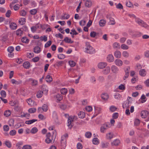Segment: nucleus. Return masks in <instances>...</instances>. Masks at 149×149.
Segmentation results:
<instances>
[{
    "label": "nucleus",
    "mask_w": 149,
    "mask_h": 149,
    "mask_svg": "<svg viewBox=\"0 0 149 149\" xmlns=\"http://www.w3.org/2000/svg\"><path fill=\"white\" fill-rule=\"evenodd\" d=\"M56 135V132L55 131L53 132L52 135H51V134L50 132L47 133L46 135L45 142L48 144L52 143V142L53 143L55 140Z\"/></svg>",
    "instance_id": "obj_1"
},
{
    "label": "nucleus",
    "mask_w": 149,
    "mask_h": 149,
    "mask_svg": "<svg viewBox=\"0 0 149 149\" xmlns=\"http://www.w3.org/2000/svg\"><path fill=\"white\" fill-rule=\"evenodd\" d=\"M85 52L89 54H93L95 52V50L91 46L88 42H86V48Z\"/></svg>",
    "instance_id": "obj_2"
},
{
    "label": "nucleus",
    "mask_w": 149,
    "mask_h": 149,
    "mask_svg": "<svg viewBox=\"0 0 149 149\" xmlns=\"http://www.w3.org/2000/svg\"><path fill=\"white\" fill-rule=\"evenodd\" d=\"M77 119V116H71L68 117L67 125L69 128L70 129L72 128L74 125L73 122L74 120H76Z\"/></svg>",
    "instance_id": "obj_3"
},
{
    "label": "nucleus",
    "mask_w": 149,
    "mask_h": 149,
    "mask_svg": "<svg viewBox=\"0 0 149 149\" xmlns=\"http://www.w3.org/2000/svg\"><path fill=\"white\" fill-rule=\"evenodd\" d=\"M109 127V125L107 123L102 125L101 127L100 131L102 133H104L106 130Z\"/></svg>",
    "instance_id": "obj_4"
},
{
    "label": "nucleus",
    "mask_w": 149,
    "mask_h": 149,
    "mask_svg": "<svg viewBox=\"0 0 149 149\" xmlns=\"http://www.w3.org/2000/svg\"><path fill=\"white\" fill-rule=\"evenodd\" d=\"M136 22L140 25L143 27H146L147 26V24L142 20L137 19L136 20Z\"/></svg>",
    "instance_id": "obj_5"
},
{
    "label": "nucleus",
    "mask_w": 149,
    "mask_h": 149,
    "mask_svg": "<svg viewBox=\"0 0 149 149\" xmlns=\"http://www.w3.org/2000/svg\"><path fill=\"white\" fill-rule=\"evenodd\" d=\"M61 145L63 148H65L66 146V139L64 137H61Z\"/></svg>",
    "instance_id": "obj_6"
},
{
    "label": "nucleus",
    "mask_w": 149,
    "mask_h": 149,
    "mask_svg": "<svg viewBox=\"0 0 149 149\" xmlns=\"http://www.w3.org/2000/svg\"><path fill=\"white\" fill-rule=\"evenodd\" d=\"M106 17L109 20L110 22L109 24H110L114 25L115 24V22L114 19L111 17L110 14H109L107 15L106 16Z\"/></svg>",
    "instance_id": "obj_7"
},
{
    "label": "nucleus",
    "mask_w": 149,
    "mask_h": 149,
    "mask_svg": "<svg viewBox=\"0 0 149 149\" xmlns=\"http://www.w3.org/2000/svg\"><path fill=\"white\" fill-rule=\"evenodd\" d=\"M130 69V67H128L126 68V70H125V74L123 78L124 80H125L128 77Z\"/></svg>",
    "instance_id": "obj_8"
},
{
    "label": "nucleus",
    "mask_w": 149,
    "mask_h": 149,
    "mask_svg": "<svg viewBox=\"0 0 149 149\" xmlns=\"http://www.w3.org/2000/svg\"><path fill=\"white\" fill-rule=\"evenodd\" d=\"M131 102L129 100L125 102L124 104H123L122 106L123 108L124 109L125 108H129L130 106L131 105Z\"/></svg>",
    "instance_id": "obj_9"
},
{
    "label": "nucleus",
    "mask_w": 149,
    "mask_h": 149,
    "mask_svg": "<svg viewBox=\"0 0 149 149\" xmlns=\"http://www.w3.org/2000/svg\"><path fill=\"white\" fill-rule=\"evenodd\" d=\"M148 115V112L147 111H143L141 112V116L143 118H145L147 117Z\"/></svg>",
    "instance_id": "obj_10"
},
{
    "label": "nucleus",
    "mask_w": 149,
    "mask_h": 149,
    "mask_svg": "<svg viewBox=\"0 0 149 149\" xmlns=\"http://www.w3.org/2000/svg\"><path fill=\"white\" fill-rule=\"evenodd\" d=\"M115 64L117 66H121L123 64V62L122 60L119 59H116L114 61Z\"/></svg>",
    "instance_id": "obj_11"
},
{
    "label": "nucleus",
    "mask_w": 149,
    "mask_h": 149,
    "mask_svg": "<svg viewBox=\"0 0 149 149\" xmlns=\"http://www.w3.org/2000/svg\"><path fill=\"white\" fill-rule=\"evenodd\" d=\"M107 65V64L105 62H101L99 63L98 65V67L100 69H102L103 68H104Z\"/></svg>",
    "instance_id": "obj_12"
},
{
    "label": "nucleus",
    "mask_w": 149,
    "mask_h": 149,
    "mask_svg": "<svg viewBox=\"0 0 149 149\" xmlns=\"http://www.w3.org/2000/svg\"><path fill=\"white\" fill-rule=\"evenodd\" d=\"M111 70L113 73H116L118 72V69L116 66L112 65L111 67Z\"/></svg>",
    "instance_id": "obj_13"
},
{
    "label": "nucleus",
    "mask_w": 149,
    "mask_h": 149,
    "mask_svg": "<svg viewBox=\"0 0 149 149\" xmlns=\"http://www.w3.org/2000/svg\"><path fill=\"white\" fill-rule=\"evenodd\" d=\"M114 55L116 58H119L121 57V54L120 51L116 50L114 52Z\"/></svg>",
    "instance_id": "obj_14"
},
{
    "label": "nucleus",
    "mask_w": 149,
    "mask_h": 149,
    "mask_svg": "<svg viewBox=\"0 0 149 149\" xmlns=\"http://www.w3.org/2000/svg\"><path fill=\"white\" fill-rule=\"evenodd\" d=\"M107 60L109 62H111L113 61L114 58L113 55L112 54L108 55L107 57Z\"/></svg>",
    "instance_id": "obj_15"
},
{
    "label": "nucleus",
    "mask_w": 149,
    "mask_h": 149,
    "mask_svg": "<svg viewBox=\"0 0 149 149\" xmlns=\"http://www.w3.org/2000/svg\"><path fill=\"white\" fill-rule=\"evenodd\" d=\"M17 27L16 24L14 22H11L10 24V27L13 30L16 29Z\"/></svg>",
    "instance_id": "obj_16"
},
{
    "label": "nucleus",
    "mask_w": 149,
    "mask_h": 149,
    "mask_svg": "<svg viewBox=\"0 0 149 149\" xmlns=\"http://www.w3.org/2000/svg\"><path fill=\"white\" fill-rule=\"evenodd\" d=\"M102 73L105 74L107 75L110 72V68L109 67H106L105 69L102 71Z\"/></svg>",
    "instance_id": "obj_17"
},
{
    "label": "nucleus",
    "mask_w": 149,
    "mask_h": 149,
    "mask_svg": "<svg viewBox=\"0 0 149 149\" xmlns=\"http://www.w3.org/2000/svg\"><path fill=\"white\" fill-rule=\"evenodd\" d=\"M120 143V141L118 139H116L111 142V144L112 146H117Z\"/></svg>",
    "instance_id": "obj_18"
},
{
    "label": "nucleus",
    "mask_w": 149,
    "mask_h": 149,
    "mask_svg": "<svg viewBox=\"0 0 149 149\" xmlns=\"http://www.w3.org/2000/svg\"><path fill=\"white\" fill-rule=\"evenodd\" d=\"M101 147L102 148H106L108 147L109 143L107 142H102L101 143Z\"/></svg>",
    "instance_id": "obj_19"
},
{
    "label": "nucleus",
    "mask_w": 149,
    "mask_h": 149,
    "mask_svg": "<svg viewBox=\"0 0 149 149\" xmlns=\"http://www.w3.org/2000/svg\"><path fill=\"white\" fill-rule=\"evenodd\" d=\"M33 52L36 53H39L41 52L40 48L38 46L35 47L33 49Z\"/></svg>",
    "instance_id": "obj_20"
},
{
    "label": "nucleus",
    "mask_w": 149,
    "mask_h": 149,
    "mask_svg": "<svg viewBox=\"0 0 149 149\" xmlns=\"http://www.w3.org/2000/svg\"><path fill=\"white\" fill-rule=\"evenodd\" d=\"M139 74L141 76H145L146 74V72L145 70L144 69L140 70L139 71Z\"/></svg>",
    "instance_id": "obj_21"
},
{
    "label": "nucleus",
    "mask_w": 149,
    "mask_h": 149,
    "mask_svg": "<svg viewBox=\"0 0 149 149\" xmlns=\"http://www.w3.org/2000/svg\"><path fill=\"white\" fill-rule=\"evenodd\" d=\"M63 41L67 43H73L74 41L71 40V38H69L68 37H66L65 38Z\"/></svg>",
    "instance_id": "obj_22"
},
{
    "label": "nucleus",
    "mask_w": 149,
    "mask_h": 149,
    "mask_svg": "<svg viewBox=\"0 0 149 149\" xmlns=\"http://www.w3.org/2000/svg\"><path fill=\"white\" fill-rule=\"evenodd\" d=\"M30 65V63L29 62L26 61L24 62L23 64V67L26 69L29 68Z\"/></svg>",
    "instance_id": "obj_23"
},
{
    "label": "nucleus",
    "mask_w": 149,
    "mask_h": 149,
    "mask_svg": "<svg viewBox=\"0 0 149 149\" xmlns=\"http://www.w3.org/2000/svg\"><path fill=\"white\" fill-rule=\"evenodd\" d=\"M52 116V117L55 121H57L58 120V117L56 112L55 111H54L53 112Z\"/></svg>",
    "instance_id": "obj_24"
},
{
    "label": "nucleus",
    "mask_w": 149,
    "mask_h": 149,
    "mask_svg": "<svg viewBox=\"0 0 149 149\" xmlns=\"http://www.w3.org/2000/svg\"><path fill=\"white\" fill-rule=\"evenodd\" d=\"M101 97L102 100H106L108 98V95L106 93H104L101 95Z\"/></svg>",
    "instance_id": "obj_25"
},
{
    "label": "nucleus",
    "mask_w": 149,
    "mask_h": 149,
    "mask_svg": "<svg viewBox=\"0 0 149 149\" xmlns=\"http://www.w3.org/2000/svg\"><path fill=\"white\" fill-rule=\"evenodd\" d=\"M21 41L23 43L27 44L29 43V40L26 37H24L22 38Z\"/></svg>",
    "instance_id": "obj_26"
},
{
    "label": "nucleus",
    "mask_w": 149,
    "mask_h": 149,
    "mask_svg": "<svg viewBox=\"0 0 149 149\" xmlns=\"http://www.w3.org/2000/svg\"><path fill=\"white\" fill-rule=\"evenodd\" d=\"M79 117L81 118H83L85 117V113L83 111H80L78 114Z\"/></svg>",
    "instance_id": "obj_27"
},
{
    "label": "nucleus",
    "mask_w": 149,
    "mask_h": 149,
    "mask_svg": "<svg viewBox=\"0 0 149 149\" xmlns=\"http://www.w3.org/2000/svg\"><path fill=\"white\" fill-rule=\"evenodd\" d=\"M26 101L28 104L30 105L31 106H33V105L34 101L31 99L29 98Z\"/></svg>",
    "instance_id": "obj_28"
},
{
    "label": "nucleus",
    "mask_w": 149,
    "mask_h": 149,
    "mask_svg": "<svg viewBox=\"0 0 149 149\" xmlns=\"http://www.w3.org/2000/svg\"><path fill=\"white\" fill-rule=\"evenodd\" d=\"M26 22V19L25 18H21L19 20V23L21 25L24 24Z\"/></svg>",
    "instance_id": "obj_29"
},
{
    "label": "nucleus",
    "mask_w": 149,
    "mask_h": 149,
    "mask_svg": "<svg viewBox=\"0 0 149 149\" xmlns=\"http://www.w3.org/2000/svg\"><path fill=\"white\" fill-rule=\"evenodd\" d=\"M23 33V31L21 29H19L16 31V34L19 36H21Z\"/></svg>",
    "instance_id": "obj_30"
},
{
    "label": "nucleus",
    "mask_w": 149,
    "mask_h": 149,
    "mask_svg": "<svg viewBox=\"0 0 149 149\" xmlns=\"http://www.w3.org/2000/svg\"><path fill=\"white\" fill-rule=\"evenodd\" d=\"M92 4V2L90 0H87L85 3V6L88 8L90 7L91 6Z\"/></svg>",
    "instance_id": "obj_31"
},
{
    "label": "nucleus",
    "mask_w": 149,
    "mask_h": 149,
    "mask_svg": "<svg viewBox=\"0 0 149 149\" xmlns=\"http://www.w3.org/2000/svg\"><path fill=\"white\" fill-rule=\"evenodd\" d=\"M37 121V119H33L31 120L26 121H25V123L26 124L29 125L32 124Z\"/></svg>",
    "instance_id": "obj_32"
},
{
    "label": "nucleus",
    "mask_w": 149,
    "mask_h": 149,
    "mask_svg": "<svg viewBox=\"0 0 149 149\" xmlns=\"http://www.w3.org/2000/svg\"><path fill=\"white\" fill-rule=\"evenodd\" d=\"M45 79L46 81L48 82H50L52 80V77L51 76L49 75L47 76Z\"/></svg>",
    "instance_id": "obj_33"
},
{
    "label": "nucleus",
    "mask_w": 149,
    "mask_h": 149,
    "mask_svg": "<svg viewBox=\"0 0 149 149\" xmlns=\"http://www.w3.org/2000/svg\"><path fill=\"white\" fill-rule=\"evenodd\" d=\"M93 143L95 145H97L99 143L98 139L97 138H95L92 140Z\"/></svg>",
    "instance_id": "obj_34"
},
{
    "label": "nucleus",
    "mask_w": 149,
    "mask_h": 149,
    "mask_svg": "<svg viewBox=\"0 0 149 149\" xmlns=\"http://www.w3.org/2000/svg\"><path fill=\"white\" fill-rule=\"evenodd\" d=\"M106 21L104 19L100 20L99 22V24L100 26H104L106 23Z\"/></svg>",
    "instance_id": "obj_35"
},
{
    "label": "nucleus",
    "mask_w": 149,
    "mask_h": 149,
    "mask_svg": "<svg viewBox=\"0 0 149 149\" xmlns=\"http://www.w3.org/2000/svg\"><path fill=\"white\" fill-rule=\"evenodd\" d=\"M43 92L42 91H39L37 93L36 96L38 98H40L43 95Z\"/></svg>",
    "instance_id": "obj_36"
},
{
    "label": "nucleus",
    "mask_w": 149,
    "mask_h": 149,
    "mask_svg": "<svg viewBox=\"0 0 149 149\" xmlns=\"http://www.w3.org/2000/svg\"><path fill=\"white\" fill-rule=\"evenodd\" d=\"M38 131V129L37 127H33L31 130V132L32 134H34L36 133Z\"/></svg>",
    "instance_id": "obj_37"
},
{
    "label": "nucleus",
    "mask_w": 149,
    "mask_h": 149,
    "mask_svg": "<svg viewBox=\"0 0 149 149\" xmlns=\"http://www.w3.org/2000/svg\"><path fill=\"white\" fill-rule=\"evenodd\" d=\"M42 109L43 111L46 112L48 110V106L47 105L45 104H44L42 106Z\"/></svg>",
    "instance_id": "obj_38"
},
{
    "label": "nucleus",
    "mask_w": 149,
    "mask_h": 149,
    "mask_svg": "<svg viewBox=\"0 0 149 149\" xmlns=\"http://www.w3.org/2000/svg\"><path fill=\"white\" fill-rule=\"evenodd\" d=\"M64 62L63 61H58L56 62L55 65L57 66L62 65L64 64Z\"/></svg>",
    "instance_id": "obj_39"
},
{
    "label": "nucleus",
    "mask_w": 149,
    "mask_h": 149,
    "mask_svg": "<svg viewBox=\"0 0 149 149\" xmlns=\"http://www.w3.org/2000/svg\"><path fill=\"white\" fill-rule=\"evenodd\" d=\"M36 109L35 108H32L29 109L28 111L30 113H33L36 112Z\"/></svg>",
    "instance_id": "obj_40"
},
{
    "label": "nucleus",
    "mask_w": 149,
    "mask_h": 149,
    "mask_svg": "<svg viewBox=\"0 0 149 149\" xmlns=\"http://www.w3.org/2000/svg\"><path fill=\"white\" fill-rule=\"evenodd\" d=\"M23 142H19L17 143L16 146L17 147V149H22L21 146L23 145Z\"/></svg>",
    "instance_id": "obj_41"
},
{
    "label": "nucleus",
    "mask_w": 149,
    "mask_h": 149,
    "mask_svg": "<svg viewBox=\"0 0 149 149\" xmlns=\"http://www.w3.org/2000/svg\"><path fill=\"white\" fill-rule=\"evenodd\" d=\"M122 55L125 58H128L129 57V54L126 51H124L122 53Z\"/></svg>",
    "instance_id": "obj_42"
},
{
    "label": "nucleus",
    "mask_w": 149,
    "mask_h": 149,
    "mask_svg": "<svg viewBox=\"0 0 149 149\" xmlns=\"http://www.w3.org/2000/svg\"><path fill=\"white\" fill-rule=\"evenodd\" d=\"M11 114V112L9 110L5 111L4 113V115L6 117H8L10 116Z\"/></svg>",
    "instance_id": "obj_43"
},
{
    "label": "nucleus",
    "mask_w": 149,
    "mask_h": 149,
    "mask_svg": "<svg viewBox=\"0 0 149 149\" xmlns=\"http://www.w3.org/2000/svg\"><path fill=\"white\" fill-rule=\"evenodd\" d=\"M37 12V10L36 9L31 10L30 11V13L32 15H35Z\"/></svg>",
    "instance_id": "obj_44"
},
{
    "label": "nucleus",
    "mask_w": 149,
    "mask_h": 149,
    "mask_svg": "<svg viewBox=\"0 0 149 149\" xmlns=\"http://www.w3.org/2000/svg\"><path fill=\"white\" fill-rule=\"evenodd\" d=\"M5 144L8 148H10L11 147V143L9 141H6L5 142Z\"/></svg>",
    "instance_id": "obj_45"
},
{
    "label": "nucleus",
    "mask_w": 149,
    "mask_h": 149,
    "mask_svg": "<svg viewBox=\"0 0 149 149\" xmlns=\"http://www.w3.org/2000/svg\"><path fill=\"white\" fill-rule=\"evenodd\" d=\"M85 136L87 138H90L92 136V134L90 132H86L85 133Z\"/></svg>",
    "instance_id": "obj_46"
},
{
    "label": "nucleus",
    "mask_w": 149,
    "mask_h": 149,
    "mask_svg": "<svg viewBox=\"0 0 149 149\" xmlns=\"http://www.w3.org/2000/svg\"><path fill=\"white\" fill-rule=\"evenodd\" d=\"M117 109V108L116 107L113 106H112L110 107L109 110L113 112L116 110Z\"/></svg>",
    "instance_id": "obj_47"
},
{
    "label": "nucleus",
    "mask_w": 149,
    "mask_h": 149,
    "mask_svg": "<svg viewBox=\"0 0 149 149\" xmlns=\"http://www.w3.org/2000/svg\"><path fill=\"white\" fill-rule=\"evenodd\" d=\"M59 106L60 109L63 110L66 109L67 108V105L65 104H60Z\"/></svg>",
    "instance_id": "obj_48"
},
{
    "label": "nucleus",
    "mask_w": 149,
    "mask_h": 149,
    "mask_svg": "<svg viewBox=\"0 0 149 149\" xmlns=\"http://www.w3.org/2000/svg\"><path fill=\"white\" fill-rule=\"evenodd\" d=\"M113 134L111 133H109L107 134V139H110L113 137Z\"/></svg>",
    "instance_id": "obj_49"
},
{
    "label": "nucleus",
    "mask_w": 149,
    "mask_h": 149,
    "mask_svg": "<svg viewBox=\"0 0 149 149\" xmlns=\"http://www.w3.org/2000/svg\"><path fill=\"white\" fill-rule=\"evenodd\" d=\"M56 98L59 101L63 99L62 96L61 94H58L56 96Z\"/></svg>",
    "instance_id": "obj_50"
},
{
    "label": "nucleus",
    "mask_w": 149,
    "mask_h": 149,
    "mask_svg": "<svg viewBox=\"0 0 149 149\" xmlns=\"http://www.w3.org/2000/svg\"><path fill=\"white\" fill-rule=\"evenodd\" d=\"M61 92L62 94L65 95L67 93V89L65 88H62L61 90Z\"/></svg>",
    "instance_id": "obj_51"
},
{
    "label": "nucleus",
    "mask_w": 149,
    "mask_h": 149,
    "mask_svg": "<svg viewBox=\"0 0 149 149\" xmlns=\"http://www.w3.org/2000/svg\"><path fill=\"white\" fill-rule=\"evenodd\" d=\"M113 47L114 48H117L119 49L120 47V46L119 43L115 42L113 44Z\"/></svg>",
    "instance_id": "obj_52"
},
{
    "label": "nucleus",
    "mask_w": 149,
    "mask_h": 149,
    "mask_svg": "<svg viewBox=\"0 0 149 149\" xmlns=\"http://www.w3.org/2000/svg\"><path fill=\"white\" fill-rule=\"evenodd\" d=\"M52 44V41L51 40H49L47 41L45 45V48L49 47Z\"/></svg>",
    "instance_id": "obj_53"
},
{
    "label": "nucleus",
    "mask_w": 149,
    "mask_h": 149,
    "mask_svg": "<svg viewBox=\"0 0 149 149\" xmlns=\"http://www.w3.org/2000/svg\"><path fill=\"white\" fill-rule=\"evenodd\" d=\"M22 149H31L32 147L30 145H24L22 148Z\"/></svg>",
    "instance_id": "obj_54"
},
{
    "label": "nucleus",
    "mask_w": 149,
    "mask_h": 149,
    "mask_svg": "<svg viewBox=\"0 0 149 149\" xmlns=\"http://www.w3.org/2000/svg\"><path fill=\"white\" fill-rule=\"evenodd\" d=\"M58 58L60 59H63L65 57V55L63 54H60L57 55Z\"/></svg>",
    "instance_id": "obj_55"
},
{
    "label": "nucleus",
    "mask_w": 149,
    "mask_h": 149,
    "mask_svg": "<svg viewBox=\"0 0 149 149\" xmlns=\"http://www.w3.org/2000/svg\"><path fill=\"white\" fill-rule=\"evenodd\" d=\"M41 41L44 40L45 42H46L47 40V37L45 36H41L39 38Z\"/></svg>",
    "instance_id": "obj_56"
},
{
    "label": "nucleus",
    "mask_w": 149,
    "mask_h": 149,
    "mask_svg": "<svg viewBox=\"0 0 149 149\" xmlns=\"http://www.w3.org/2000/svg\"><path fill=\"white\" fill-rule=\"evenodd\" d=\"M42 88L43 91H45L46 93H47L48 92L47 87V86L45 85L42 86Z\"/></svg>",
    "instance_id": "obj_57"
},
{
    "label": "nucleus",
    "mask_w": 149,
    "mask_h": 149,
    "mask_svg": "<svg viewBox=\"0 0 149 149\" xmlns=\"http://www.w3.org/2000/svg\"><path fill=\"white\" fill-rule=\"evenodd\" d=\"M121 48L124 50L127 49L129 48V47L128 46L125 44H123L121 45Z\"/></svg>",
    "instance_id": "obj_58"
},
{
    "label": "nucleus",
    "mask_w": 149,
    "mask_h": 149,
    "mask_svg": "<svg viewBox=\"0 0 149 149\" xmlns=\"http://www.w3.org/2000/svg\"><path fill=\"white\" fill-rule=\"evenodd\" d=\"M0 94L1 97H6V91L4 90H2L0 92Z\"/></svg>",
    "instance_id": "obj_59"
},
{
    "label": "nucleus",
    "mask_w": 149,
    "mask_h": 149,
    "mask_svg": "<svg viewBox=\"0 0 149 149\" xmlns=\"http://www.w3.org/2000/svg\"><path fill=\"white\" fill-rule=\"evenodd\" d=\"M118 89L120 90H124L125 89V85L123 84H121L118 86Z\"/></svg>",
    "instance_id": "obj_60"
},
{
    "label": "nucleus",
    "mask_w": 149,
    "mask_h": 149,
    "mask_svg": "<svg viewBox=\"0 0 149 149\" xmlns=\"http://www.w3.org/2000/svg\"><path fill=\"white\" fill-rule=\"evenodd\" d=\"M3 129L5 131H8L9 130V126L7 125H4L3 126Z\"/></svg>",
    "instance_id": "obj_61"
},
{
    "label": "nucleus",
    "mask_w": 149,
    "mask_h": 149,
    "mask_svg": "<svg viewBox=\"0 0 149 149\" xmlns=\"http://www.w3.org/2000/svg\"><path fill=\"white\" fill-rule=\"evenodd\" d=\"M16 131L15 130H13L10 131L9 132V134L10 135L13 136L16 134Z\"/></svg>",
    "instance_id": "obj_62"
},
{
    "label": "nucleus",
    "mask_w": 149,
    "mask_h": 149,
    "mask_svg": "<svg viewBox=\"0 0 149 149\" xmlns=\"http://www.w3.org/2000/svg\"><path fill=\"white\" fill-rule=\"evenodd\" d=\"M70 65L72 67H74L76 64L73 61H70L69 62Z\"/></svg>",
    "instance_id": "obj_63"
},
{
    "label": "nucleus",
    "mask_w": 149,
    "mask_h": 149,
    "mask_svg": "<svg viewBox=\"0 0 149 149\" xmlns=\"http://www.w3.org/2000/svg\"><path fill=\"white\" fill-rule=\"evenodd\" d=\"M140 121L138 119H136L134 122V125L136 126H137L140 124Z\"/></svg>",
    "instance_id": "obj_64"
}]
</instances>
